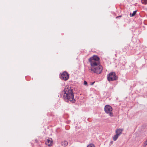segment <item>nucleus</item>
I'll list each match as a JSON object with an SVG mask.
<instances>
[{"label":"nucleus","mask_w":147,"mask_h":147,"mask_svg":"<svg viewBox=\"0 0 147 147\" xmlns=\"http://www.w3.org/2000/svg\"><path fill=\"white\" fill-rule=\"evenodd\" d=\"M122 129H118L116 130V133L117 134H118L119 136L122 134Z\"/></svg>","instance_id":"obj_8"},{"label":"nucleus","mask_w":147,"mask_h":147,"mask_svg":"<svg viewBox=\"0 0 147 147\" xmlns=\"http://www.w3.org/2000/svg\"><path fill=\"white\" fill-rule=\"evenodd\" d=\"M103 68L102 66L100 65L96 67H89L88 70L90 71H91L94 73L97 74H100L101 73L102 70Z\"/></svg>","instance_id":"obj_3"},{"label":"nucleus","mask_w":147,"mask_h":147,"mask_svg":"<svg viewBox=\"0 0 147 147\" xmlns=\"http://www.w3.org/2000/svg\"><path fill=\"white\" fill-rule=\"evenodd\" d=\"M119 136L118 134H116V135H115L113 137V140L114 141L116 140Z\"/></svg>","instance_id":"obj_10"},{"label":"nucleus","mask_w":147,"mask_h":147,"mask_svg":"<svg viewBox=\"0 0 147 147\" xmlns=\"http://www.w3.org/2000/svg\"><path fill=\"white\" fill-rule=\"evenodd\" d=\"M147 145V139L146 141L144 142V147H145V146Z\"/></svg>","instance_id":"obj_14"},{"label":"nucleus","mask_w":147,"mask_h":147,"mask_svg":"<svg viewBox=\"0 0 147 147\" xmlns=\"http://www.w3.org/2000/svg\"><path fill=\"white\" fill-rule=\"evenodd\" d=\"M68 143L67 141H63L61 142V145L63 146H66L67 145Z\"/></svg>","instance_id":"obj_9"},{"label":"nucleus","mask_w":147,"mask_h":147,"mask_svg":"<svg viewBox=\"0 0 147 147\" xmlns=\"http://www.w3.org/2000/svg\"><path fill=\"white\" fill-rule=\"evenodd\" d=\"M62 93L63 94V98L66 102H67L69 101L72 102H75L73 90L69 86H67L65 87L62 92Z\"/></svg>","instance_id":"obj_1"},{"label":"nucleus","mask_w":147,"mask_h":147,"mask_svg":"<svg viewBox=\"0 0 147 147\" xmlns=\"http://www.w3.org/2000/svg\"><path fill=\"white\" fill-rule=\"evenodd\" d=\"M60 77L62 80L66 81L69 79V75L67 72L64 71L60 75Z\"/></svg>","instance_id":"obj_6"},{"label":"nucleus","mask_w":147,"mask_h":147,"mask_svg":"<svg viewBox=\"0 0 147 147\" xmlns=\"http://www.w3.org/2000/svg\"><path fill=\"white\" fill-rule=\"evenodd\" d=\"M111 142V143H112V142Z\"/></svg>","instance_id":"obj_17"},{"label":"nucleus","mask_w":147,"mask_h":147,"mask_svg":"<svg viewBox=\"0 0 147 147\" xmlns=\"http://www.w3.org/2000/svg\"><path fill=\"white\" fill-rule=\"evenodd\" d=\"M94 83H95V82H92L90 84L92 85H93Z\"/></svg>","instance_id":"obj_16"},{"label":"nucleus","mask_w":147,"mask_h":147,"mask_svg":"<svg viewBox=\"0 0 147 147\" xmlns=\"http://www.w3.org/2000/svg\"><path fill=\"white\" fill-rule=\"evenodd\" d=\"M84 84L87 85V83L86 81H84Z\"/></svg>","instance_id":"obj_15"},{"label":"nucleus","mask_w":147,"mask_h":147,"mask_svg":"<svg viewBox=\"0 0 147 147\" xmlns=\"http://www.w3.org/2000/svg\"><path fill=\"white\" fill-rule=\"evenodd\" d=\"M87 147H95V146L94 144H91L88 145Z\"/></svg>","instance_id":"obj_13"},{"label":"nucleus","mask_w":147,"mask_h":147,"mask_svg":"<svg viewBox=\"0 0 147 147\" xmlns=\"http://www.w3.org/2000/svg\"><path fill=\"white\" fill-rule=\"evenodd\" d=\"M108 80L109 81H112L116 80L118 77L116 76L115 73L114 72H111L107 76Z\"/></svg>","instance_id":"obj_5"},{"label":"nucleus","mask_w":147,"mask_h":147,"mask_svg":"<svg viewBox=\"0 0 147 147\" xmlns=\"http://www.w3.org/2000/svg\"><path fill=\"white\" fill-rule=\"evenodd\" d=\"M113 108L109 105H106L104 108V111L105 113L109 115L110 117L113 116Z\"/></svg>","instance_id":"obj_4"},{"label":"nucleus","mask_w":147,"mask_h":147,"mask_svg":"<svg viewBox=\"0 0 147 147\" xmlns=\"http://www.w3.org/2000/svg\"><path fill=\"white\" fill-rule=\"evenodd\" d=\"M100 59L97 55H94L90 57L89 61L90 63L91 67H96L100 65Z\"/></svg>","instance_id":"obj_2"},{"label":"nucleus","mask_w":147,"mask_h":147,"mask_svg":"<svg viewBox=\"0 0 147 147\" xmlns=\"http://www.w3.org/2000/svg\"><path fill=\"white\" fill-rule=\"evenodd\" d=\"M141 2L142 4H147V0H141Z\"/></svg>","instance_id":"obj_11"},{"label":"nucleus","mask_w":147,"mask_h":147,"mask_svg":"<svg viewBox=\"0 0 147 147\" xmlns=\"http://www.w3.org/2000/svg\"><path fill=\"white\" fill-rule=\"evenodd\" d=\"M52 139L49 138L47 140V141L45 142V144L48 146H49L52 145Z\"/></svg>","instance_id":"obj_7"},{"label":"nucleus","mask_w":147,"mask_h":147,"mask_svg":"<svg viewBox=\"0 0 147 147\" xmlns=\"http://www.w3.org/2000/svg\"><path fill=\"white\" fill-rule=\"evenodd\" d=\"M136 12H137L136 11H134L133 13H132L131 15V16L133 17V16H134L136 14Z\"/></svg>","instance_id":"obj_12"}]
</instances>
